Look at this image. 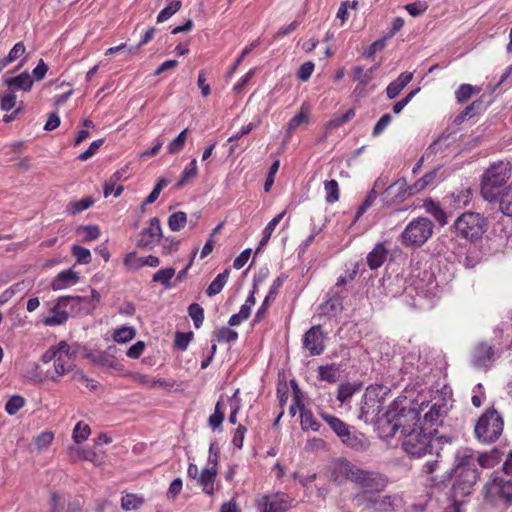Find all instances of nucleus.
<instances>
[{
	"mask_svg": "<svg viewBox=\"0 0 512 512\" xmlns=\"http://www.w3.org/2000/svg\"><path fill=\"white\" fill-rule=\"evenodd\" d=\"M196 175H197V162H196V159H193L191 161V163L189 164V166H187L184 169V171L182 173V177L178 181L177 186L178 187L184 186L188 182L189 179L194 178Z\"/></svg>",
	"mask_w": 512,
	"mask_h": 512,
	"instance_id": "4d7b16f0",
	"label": "nucleus"
},
{
	"mask_svg": "<svg viewBox=\"0 0 512 512\" xmlns=\"http://www.w3.org/2000/svg\"><path fill=\"white\" fill-rule=\"evenodd\" d=\"M424 207L427 212L430 213L435 220L441 225L444 226L447 223V216L443 209L439 206L438 203L434 202L431 199H428L424 202Z\"/></svg>",
	"mask_w": 512,
	"mask_h": 512,
	"instance_id": "cd10ccee",
	"label": "nucleus"
},
{
	"mask_svg": "<svg viewBox=\"0 0 512 512\" xmlns=\"http://www.w3.org/2000/svg\"><path fill=\"white\" fill-rule=\"evenodd\" d=\"M4 83L10 90L20 89L30 91L33 85V79L28 72H23L16 77L5 78Z\"/></svg>",
	"mask_w": 512,
	"mask_h": 512,
	"instance_id": "aec40b11",
	"label": "nucleus"
},
{
	"mask_svg": "<svg viewBox=\"0 0 512 512\" xmlns=\"http://www.w3.org/2000/svg\"><path fill=\"white\" fill-rule=\"evenodd\" d=\"M144 502L142 497L137 496L136 494H126L122 497L121 507L124 510H135L138 509Z\"/></svg>",
	"mask_w": 512,
	"mask_h": 512,
	"instance_id": "ea45409f",
	"label": "nucleus"
},
{
	"mask_svg": "<svg viewBox=\"0 0 512 512\" xmlns=\"http://www.w3.org/2000/svg\"><path fill=\"white\" fill-rule=\"evenodd\" d=\"M504 421L494 408L487 409L474 426L476 439L484 444L494 443L502 435Z\"/></svg>",
	"mask_w": 512,
	"mask_h": 512,
	"instance_id": "39448f33",
	"label": "nucleus"
},
{
	"mask_svg": "<svg viewBox=\"0 0 512 512\" xmlns=\"http://www.w3.org/2000/svg\"><path fill=\"white\" fill-rule=\"evenodd\" d=\"M428 6L425 2H413L405 6L406 11L413 17H417L423 14L427 10Z\"/></svg>",
	"mask_w": 512,
	"mask_h": 512,
	"instance_id": "0e129e2a",
	"label": "nucleus"
},
{
	"mask_svg": "<svg viewBox=\"0 0 512 512\" xmlns=\"http://www.w3.org/2000/svg\"><path fill=\"white\" fill-rule=\"evenodd\" d=\"M388 256V250L383 243H377L373 250L367 255V265L375 270L383 265Z\"/></svg>",
	"mask_w": 512,
	"mask_h": 512,
	"instance_id": "6ab92c4d",
	"label": "nucleus"
},
{
	"mask_svg": "<svg viewBox=\"0 0 512 512\" xmlns=\"http://www.w3.org/2000/svg\"><path fill=\"white\" fill-rule=\"evenodd\" d=\"M188 314L192 318L195 328H200L204 321V310L198 303H192L188 307Z\"/></svg>",
	"mask_w": 512,
	"mask_h": 512,
	"instance_id": "de8ad7c7",
	"label": "nucleus"
},
{
	"mask_svg": "<svg viewBox=\"0 0 512 512\" xmlns=\"http://www.w3.org/2000/svg\"><path fill=\"white\" fill-rule=\"evenodd\" d=\"M456 479L453 483V497H465L472 493L479 474L474 455L468 450L458 452L455 461Z\"/></svg>",
	"mask_w": 512,
	"mask_h": 512,
	"instance_id": "7ed1b4c3",
	"label": "nucleus"
},
{
	"mask_svg": "<svg viewBox=\"0 0 512 512\" xmlns=\"http://www.w3.org/2000/svg\"><path fill=\"white\" fill-rule=\"evenodd\" d=\"M314 67L315 65L312 61L303 63L297 72V77L302 81H307L311 77Z\"/></svg>",
	"mask_w": 512,
	"mask_h": 512,
	"instance_id": "338daca9",
	"label": "nucleus"
},
{
	"mask_svg": "<svg viewBox=\"0 0 512 512\" xmlns=\"http://www.w3.org/2000/svg\"><path fill=\"white\" fill-rule=\"evenodd\" d=\"M66 306H59V299L56 305L52 308V315L43 319V324L46 326H57L65 323L68 319L70 312L65 310Z\"/></svg>",
	"mask_w": 512,
	"mask_h": 512,
	"instance_id": "5701e85b",
	"label": "nucleus"
},
{
	"mask_svg": "<svg viewBox=\"0 0 512 512\" xmlns=\"http://www.w3.org/2000/svg\"><path fill=\"white\" fill-rule=\"evenodd\" d=\"M450 137L451 133L443 132L435 141L429 145L428 151L432 154H436L438 151L447 148L450 145Z\"/></svg>",
	"mask_w": 512,
	"mask_h": 512,
	"instance_id": "8fccbe9b",
	"label": "nucleus"
},
{
	"mask_svg": "<svg viewBox=\"0 0 512 512\" xmlns=\"http://www.w3.org/2000/svg\"><path fill=\"white\" fill-rule=\"evenodd\" d=\"M181 6V1H171L164 9L160 11V13L157 16V22L161 23L168 20L181 8Z\"/></svg>",
	"mask_w": 512,
	"mask_h": 512,
	"instance_id": "a18cd8bd",
	"label": "nucleus"
},
{
	"mask_svg": "<svg viewBox=\"0 0 512 512\" xmlns=\"http://www.w3.org/2000/svg\"><path fill=\"white\" fill-rule=\"evenodd\" d=\"M326 336L322 331L321 325L312 326L306 331L303 338V346L312 356H318L325 350Z\"/></svg>",
	"mask_w": 512,
	"mask_h": 512,
	"instance_id": "2eb2a0df",
	"label": "nucleus"
},
{
	"mask_svg": "<svg viewBox=\"0 0 512 512\" xmlns=\"http://www.w3.org/2000/svg\"><path fill=\"white\" fill-rule=\"evenodd\" d=\"M354 116H355V109L350 108L345 114L338 116V117H334L331 120H329L326 123L325 128L328 132L335 130V129L339 128L340 126H342L344 123L351 120Z\"/></svg>",
	"mask_w": 512,
	"mask_h": 512,
	"instance_id": "f704fd0d",
	"label": "nucleus"
},
{
	"mask_svg": "<svg viewBox=\"0 0 512 512\" xmlns=\"http://www.w3.org/2000/svg\"><path fill=\"white\" fill-rule=\"evenodd\" d=\"M321 416L340 439L345 436L346 431L349 429L347 424L332 415L322 414Z\"/></svg>",
	"mask_w": 512,
	"mask_h": 512,
	"instance_id": "c756f323",
	"label": "nucleus"
},
{
	"mask_svg": "<svg viewBox=\"0 0 512 512\" xmlns=\"http://www.w3.org/2000/svg\"><path fill=\"white\" fill-rule=\"evenodd\" d=\"M59 354L54 362L55 376H51L53 381H57L58 377L64 376L69 372H73L75 368L74 358L70 353V346L65 341L59 343Z\"/></svg>",
	"mask_w": 512,
	"mask_h": 512,
	"instance_id": "4468645a",
	"label": "nucleus"
},
{
	"mask_svg": "<svg viewBox=\"0 0 512 512\" xmlns=\"http://www.w3.org/2000/svg\"><path fill=\"white\" fill-rule=\"evenodd\" d=\"M448 410L447 401L440 396L435 397L432 400L429 411L423 416V422L430 427L441 425Z\"/></svg>",
	"mask_w": 512,
	"mask_h": 512,
	"instance_id": "dca6fc26",
	"label": "nucleus"
},
{
	"mask_svg": "<svg viewBox=\"0 0 512 512\" xmlns=\"http://www.w3.org/2000/svg\"><path fill=\"white\" fill-rule=\"evenodd\" d=\"M377 198V192L375 189H372L368 195L366 196L365 200L362 202V204L359 206L357 213L355 215L354 221H358L359 218L372 206L374 201Z\"/></svg>",
	"mask_w": 512,
	"mask_h": 512,
	"instance_id": "5fc2aeb1",
	"label": "nucleus"
},
{
	"mask_svg": "<svg viewBox=\"0 0 512 512\" xmlns=\"http://www.w3.org/2000/svg\"><path fill=\"white\" fill-rule=\"evenodd\" d=\"M433 222L425 217L412 220L401 234L402 243L405 246L421 247L432 236Z\"/></svg>",
	"mask_w": 512,
	"mask_h": 512,
	"instance_id": "6e6552de",
	"label": "nucleus"
},
{
	"mask_svg": "<svg viewBox=\"0 0 512 512\" xmlns=\"http://www.w3.org/2000/svg\"><path fill=\"white\" fill-rule=\"evenodd\" d=\"M341 441L348 447L357 451H365L369 446L368 441L363 434L351 433L350 429L346 431L345 436L341 438Z\"/></svg>",
	"mask_w": 512,
	"mask_h": 512,
	"instance_id": "412c9836",
	"label": "nucleus"
},
{
	"mask_svg": "<svg viewBox=\"0 0 512 512\" xmlns=\"http://www.w3.org/2000/svg\"><path fill=\"white\" fill-rule=\"evenodd\" d=\"M174 275H175V269L172 267H168V268H164V269L157 271L153 275L152 280H153V282L161 283L165 288H170L171 287L170 280L173 278Z\"/></svg>",
	"mask_w": 512,
	"mask_h": 512,
	"instance_id": "e433bc0d",
	"label": "nucleus"
},
{
	"mask_svg": "<svg viewBox=\"0 0 512 512\" xmlns=\"http://www.w3.org/2000/svg\"><path fill=\"white\" fill-rule=\"evenodd\" d=\"M495 359V348L487 342L477 343L471 351V363L476 369L487 370L492 366Z\"/></svg>",
	"mask_w": 512,
	"mask_h": 512,
	"instance_id": "f8f14e48",
	"label": "nucleus"
},
{
	"mask_svg": "<svg viewBox=\"0 0 512 512\" xmlns=\"http://www.w3.org/2000/svg\"><path fill=\"white\" fill-rule=\"evenodd\" d=\"M135 329L133 327L124 326L115 330L113 339L118 343H127L135 337Z\"/></svg>",
	"mask_w": 512,
	"mask_h": 512,
	"instance_id": "49530a36",
	"label": "nucleus"
},
{
	"mask_svg": "<svg viewBox=\"0 0 512 512\" xmlns=\"http://www.w3.org/2000/svg\"><path fill=\"white\" fill-rule=\"evenodd\" d=\"M90 433L89 425L80 421L73 429V439L76 443H81L89 437Z\"/></svg>",
	"mask_w": 512,
	"mask_h": 512,
	"instance_id": "3c124183",
	"label": "nucleus"
},
{
	"mask_svg": "<svg viewBox=\"0 0 512 512\" xmlns=\"http://www.w3.org/2000/svg\"><path fill=\"white\" fill-rule=\"evenodd\" d=\"M354 393V389L350 384H341L338 388L337 399L344 403L347 401Z\"/></svg>",
	"mask_w": 512,
	"mask_h": 512,
	"instance_id": "774afa93",
	"label": "nucleus"
},
{
	"mask_svg": "<svg viewBox=\"0 0 512 512\" xmlns=\"http://www.w3.org/2000/svg\"><path fill=\"white\" fill-rule=\"evenodd\" d=\"M284 498V494L266 496L263 512H281L286 510L288 508V504Z\"/></svg>",
	"mask_w": 512,
	"mask_h": 512,
	"instance_id": "b1692460",
	"label": "nucleus"
},
{
	"mask_svg": "<svg viewBox=\"0 0 512 512\" xmlns=\"http://www.w3.org/2000/svg\"><path fill=\"white\" fill-rule=\"evenodd\" d=\"M229 278V270H224L222 273L218 274L216 278L210 283L208 288L206 289V294L209 297H212L222 291L224 286L226 285Z\"/></svg>",
	"mask_w": 512,
	"mask_h": 512,
	"instance_id": "a878e982",
	"label": "nucleus"
},
{
	"mask_svg": "<svg viewBox=\"0 0 512 512\" xmlns=\"http://www.w3.org/2000/svg\"><path fill=\"white\" fill-rule=\"evenodd\" d=\"M324 189L326 191L325 200L329 204H333L339 200V185L336 180H328L324 182Z\"/></svg>",
	"mask_w": 512,
	"mask_h": 512,
	"instance_id": "c9c22d12",
	"label": "nucleus"
},
{
	"mask_svg": "<svg viewBox=\"0 0 512 512\" xmlns=\"http://www.w3.org/2000/svg\"><path fill=\"white\" fill-rule=\"evenodd\" d=\"M511 164L508 161H498L491 164L483 173L480 185L482 197L489 202L497 200L498 189L511 177Z\"/></svg>",
	"mask_w": 512,
	"mask_h": 512,
	"instance_id": "20e7f679",
	"label": "nucleus"
},
{
	"mask_svg": "<svg viewBox=\"0 0 512 512\" xmlns=\"http://www.w3.org/2000/svg\"><path fill=\"white\" fill-rule=\"evenodd\" d=\"M72 255L80 264H88L91 262V253L87 248L80 245H74L71 249Z\"/></svg>",
	"mask_w": 512,
	"mask_h": 512,
	"instance_id": "864d4df0",
	"label": "nucleus"
},
{
	"mask_svg": "<svg viewBox=\"0 0 512 512\" xmlns=\"http://www.w3.org/2000/svg\"><path fill=\"white\" fill-rule=\"evenodd\" d=\"M224 417H225V415H224V411H223L222 402L219 400L215 405L214 413L212 415H210L208 418L209 426L213 430L221 427V425L224 421Z\"/></svg>",
	"mask_w": 512,
	"mask_h": 512,
	"instance_id": "4c0bfd02",
	"label": "nucleus"
},
{
	"mask_svg": "<svg viewBox=\"0 0 512 512\" xmlns=\"http://www.w3.org/2000/svg\"><path fill=\"white\" fill-rule=\"evenodd\" d=\"M440 169H441V167L438 166V167L434 168L433 170L427 172L423 177H421L419 180H417L413 184L412 190L419 193L420 191L425 189L427 186L434 184Z\"/></svg>",
	"mask_w": 512,
	"mask_h": 512,
	"instance_id": "7c9ffc66",
	"label": "nucleus"
},
{
	"mask_svg": "<svg viewBox=\"0 0 512 512\" xmlns=\"http://www.w3.org/2000/svg\"><path fill=\"white\" fill-rule=\"evenodd\" d=\"M388 39V36H384L381 39H378L374 41L368 49L364 52V56L368 58H372L376 52L382 51L386 45V40Z\"/></svg>",
	"mask_w": 512,
	"mask_h": 512,
	"instance_id": "69168bd1",
	"label": "nucleus"
},
{
	"mask_svg": "<svg viewBox=\"0 0 512 512\" xmlns=\"http://www.w3.org/2000/svg\"><path fill=\"white\" fill-rule=\"evenodd\" d=\"M54 440V433L51 431H44L34 438V444L38 451L47 449Z\"/></svg>",
	"mask_w": 512,
	"mask_h": 512,
	"instance_id": "c03bdc74",
	"label": "nucleus"
},
{
	"mask_svg": "<svg viewBox=\"0 0 512 512\" xmlns=\"http://www.w3.org/2000/svg\"><path fill=\"white\" fill-rule=\"evenodd\" d=\"M474 87L470 84H462L456 91V99L458 102L463 103L469 99L474 93Z\"/></svg>",
	"mask_w": 512,
	"mask_h": 512,
	"instance_id": "680f3d73",
	"label": "nucleus"
},
{
	"mask_svg": "<svg viewBox=\"0 0 512 512\" xmlns=\"http://www.w3.org/2000/svg\"><path fill=\"white\" fill-rule=\"evenodd\" d=\"M79 281V275L72 269L63 270L57 274L51 283L53 290H62L71 285L76 284Z\"/></svg>",
	"mask_w": 512,
	"mask_h": 512,
	"instance_id": "f3484780",
	"label": "nucleus"
},
{
	"mask_svg": "<svg viewBox=\"0 0 512 512\" xmlns=\"http://www.w3.org/2000/svg\"><path fill=\"white\" fill-rule=\"evenodd\" d=\"M219 342H233L238 338V333L227 327H222L216 334Z\"/></svg>",
	"mask_w": 512,
	"mask_h": 512,
	"instance_id": "bf43d9fd",
	"label": "nucleus"
},
{
	"mask_svg": "<svg viewBox=\"0 0 512 512\" xmlns=\"http://www.w3.org/2000/svg\"><path fill=\"white\" fill-rule=\"evenodd\" d=\"M70 450L72 451L74 456L77 457L78 459L90 461V462L94 463L95 465H101V463H102V461L98 457L97 453L92 449L76 447V448H70Z\"/></svg>",
	"mask_w": 512,
	"mask_h": 512,
	"instance_id": "473e14b6",
	"label": "nucleus"
},
{
	"mask_svg": "<svg viewBox=\"0 0 512 512\" xmlns=\"http://www.w3.org/2000/svg\"><path fill=\"white\" fill-rule=\"evenodd\" d=\"M124 265L132 271L139 270L143 267V257H138L136 252L128 253L124 258Z\"/></svg>",
	"mask_w": 512,
	"mask_h": 512,
	"instance_id": "6e6d98bb",
	"label": "nucleus"
},
{
	"mask_svg": "<svg viewBox=\"0 0 512 512\" xmlns=\"http://www.w3.org/2000/svg\"><path fill=\"white\" fill-rule=\"evenodd\" d=\"M500 453L497 449H492L490 452L482 453L477 458H475L476 463H478L483 468H491L499 463Z\"/></svg>",
	"mask_w": 512,
	"mask_h": 512,
	"instance_id": "c85d7f7f",
	"label": "nucleus"
},
{
	"mask_svg": "<svg viewBox=\"0 0 512 512\" xmlns=\"http://www.w3.org/2000/svg\"><path fill=\"white\" fill-rule=\"evenodd\" d=\"M187 133L188 129L186 128L183 131H181L178 134V136L169 143V145L167 146V150L170 154L179 153L184 148L185 142L187 140Z\"/></svg>",
	"mask_w": 512,
	"mask_h": 512,
	"instance_id": "79ce46f5",
	"label": "nucleus"
},
{
	"mask_svg": "<svg viewBox=\"0 0 512 512\" xmlns=\"http://www.w3.org/2000/svg\"><path fill=\"white\" fill-rule=\"evenodd\" d=\"M104 143V139L101 138V139H98V140H95L93 141L90 146L88 147L87 150H85L84 152H82L79 156H78V159L80 161H86L88 160L89 158H91L93 155L96 154V152L98 151V149L101 147V145Z\"/></svg>",
	"mask_w": 512,
	"mask_h": 512,
	"instance_id": "052dcab7",
	"label": "nucleus"
},
{
	"mask_svg": "<svg viewBox=\"0 0 512 512\" xmlns=\"http://www.w3.org/2000/svg\"><path fill=\"white\" fill-rule=\"evenodd\" d=\"M309 122L308 112L302 107L300 112L295 115L288 123L286 129V139L290 138L292 133L301 125Z\"/></svg>",
	"mask_w": 512,
	"mask_h": 512,
	"instance_id": "2f4dec72",
	"label": "nucleus"
},
{
	"mask_svg": "<svg viewBox=\"0 0 512 512\" xmlns=\"http://www.w3.org/2000/svg\"><path fill=\"white\" fill-rule=\"evenodd\" d=\"M192 338H193V332H188V333L176 332L175 346L178 349L184 351L187 349Z\"/></svg>",
	"mask_w": 512,
	"mask_h": 512,
	"instance_id": "13d9d810",
	"label": "nucleus"
},
{
	"mask_svg": "<svg viewBox=\"0 0 512 512\" xmlns=\"http://www.w3.org/2000/svg\"><path fill=\"white\" fill-rule=\"evenodd\" d=\"M457 235L474 241L480 239L487 231L488 222L485 217L476 212H464L454 222Z\"/></svg>",
	"mask_w": 512,
	"mask_h": 512,
	"instance_id": "0eeeda50",
	"label": "nucleus"
},
{
	"mask_svg": "<svg viewBox=\"0 0 512 512\" xmlns=\"http://www.w3.org/2000/svg\"><path fill=\"white\" fill-rule=\"evenodd\" d=\"M94 204V199L91 196L85 197L81 200L71 201L67 206V212L70 215H76Z\"/></svg>",
	"mask_w": 512,
	"mask_h": 512,
	"instance_id": "72a5a7b5",
	"label": "nucleus"
},
{
	"mask_svg": "<svg viewBox=\"0 0 512 512\" xmlns=\"http://www.w3.org/2000/svg\"><path fill=\"white\" fill-rule=\"evenodd\" d=\"M101 296L98 291L91 288L90 296H62L59 297V306L69 307V312L73 316H82L91 314L98 303Z\"/></svg>",
	"mask_w": 512,
	"mask_h": 512,
	"instance_id": "1a4fd4ad",
	"label": "nucleus"
},
{
	"mask_svg": "<svg viewBox=\"0 0 512 512\" xmlns=\"http://www.w3.org/2000/svg\"><path fill=\"white\" fill-rule=\"evenodd\" d=\"M163 238L160 220L157 217L150 219L149 227L143 229L138 236L136 246L140 249H151Z\"/></svg>",
	"mask_w": 512,
	"mask_h": 512,
	"instance_id": "ddd939ff",
	"label": "nucleus"
},
{
	"mask_svg": "<svg viewBox=\"0 0 512 512\" xmlns=\"http://www.w3.org/2000/svg\"><path fill=\"white\" fill-rule=\"evenodd\" d=\"M485 498L491 502L502 501L506 506L512 505V481L495 477L484 486Z\"/></svg>",
	"mask_w": 512,
	"mask_h": 512,
	"instance_id": "9d476101",
	"label": "nucleus"
},
{
	"mask_svg": "<svg viewBox=\"0 0 512 512\" xmlns=\"http://www.w3.org/2000/svg\"><path fill=\"white\" fill-rule=\"evenodd\" d=\"M499 210L505 216L512 217V182L498 192Z\"/></svg>",
	"mask_w": 512,
	"mask_h": 512,
	"instance_id": "4be33fe9",
	"label": "nucleus"
},
{
	"mask_svg": "<svg viewBox=\"0 0 512 512\" xmlns=\"http://www.w3.org/2000/svg\"><path fill=\"white\" fill-rule=\"evenodd\" d=\"M217 476V468L210 466L202 470L197 483L202 487L204 493L212 495L214 493V482Z\"/></svg>",
	"mask_w": 512,
	"mask_h": 512,
	"instance_id": "a211bd4d",
	"label": "nucleus"
},
{
	"mask_svg": "<svg viewBox=\"0 0 512 512\" xmlns=\"http://www.w3.org/2000/svg\"><path fill=\"white\" fill-rule=\"evenodd\" d=\"M354 500L357 506L371 512H394L403 506L402 497L398 494L358 493Z\"/></svg>",
	"mask_w": 512,
	"mask_h": 512,
	"instance_id": "423d86ee",
	"label": "nucleus"
},
{
	"mask_svg": "<svg viewBox=\"0 0 512 512\" xmlns=\"http://www.w3.org/2000/svg\"><path fill=\"white\" fill-rule=\"evenodd\" d=\"M333 481L342 483L343 480H349L361 489V493L373 494L385 490L388 479L385 475L376 472L361 469L351 462L342 459L335 463L332 472Z\"/></svg>",
	"mask_w": 512,
	"mask_h": 512,
	"instance_id": "f03ea898",
	"label": "nucleus"
},
{
	"mask_svg": "<svg viewBox=\"0 0 512 512\" xmlns=\"http://www.w3.org/2000/svg\"><path fill=\"white\" fill-rule=\"evenodd\" d=\"M373 78V69L364 70L361 66L353 68V80L360 84H369Z\"/></svg>",
	"mask_w": 512,
	"mask_h": 512,
	"instance_id": "603ef678",
	"label": "nucleus"
},
{
	"mask_svg": "<svg viewBox=\"0 0 512 512\" xmlns=\"http://www.w3.org/2000/svg\"><path fill=\"white\" fill-rule=\"evenodd\" d=\"M187 222V215L185 212L178 211L171 214L168 218V226L172 231L181 230Z\"/></svg>",
	"mask_w": 512,
	"mask_h": 512,
	"instance_id": "58836bf2",
	"label": "nucleus"
},
{
	"mask_svg": "<svg viewBox=\"0 0 512 512\" xmlns=\"http://www.w3.org/2000/svg\"><path fill=\"white\" fill-rule=\"evenodd\" d=\"M301 427L303 430L318 431L320 424L315 420L312 413L308 410H301Z\"/></svg>",
	"mask_w": 512,
	"mask_h": 512,
	"instance_id": "09e8293b",
	"label": "nucleus"
},
{
	"mask_svg": "<svg viewBox=\"0 0 512 512\" xmlns=\"http://www.w3.org/2000/svg\"><path fill=\"white\" fill-rule=\"evenodd\" d=\"M17 97L13 91L8 94L3 95L0 98V108L2 111H10L16 105Z\"/></svg>",
	"mask_w": 512,
	"mask_h": 512,
	"instance_id": "e2e57ef3",
	"label": "nucleus"
},
{
	"mask_svg": "<svg viewBox=\"0 0 512 512\" xmlns=\"http://www.w3.org/2000/svg\"><path fill=\"white\" fill-rule=\"evenodd\" d=\"M342 309V300L338 295H333L320 306L321 313L330 316H335L337 313L341 312Z\"/></svg>",
	"mask_w": 512,
	"mask_h": 512,
	"instance_id": "bb28decb",
	"label": "nucleus"
},
{
	"mask_svg": "<svg viewBox=\"0 0 512 512\" xmlns=\"http://www.w3.org/2000/svg\"><path fill=\"white\" fill-rule=\"evenodd\" d=\"M26 401L20 395L11 396L5 404V411L9 415H15L21 408L24 407Z\"/></svg>",
	"mask_w": 512,
	"mask_h": 512,
	"instance_id": "37998d69",
	"label": "nucleus"
},
{
	"mask_svg": "<svg viewBox=\"0 0 512 512\" xmlns=\"http://www.w3.org/2000/svg\"><path fill=\"white\" fill-rule=\"evenodd\" d=\"M419 421V412L414 408H402L399 412L388 410L385 414L388 435L394 436L399 432L403 436L402 448L412 457L432 454L435 442L439 441L425 433L418 426Z\"/></svg>",
	"mask_w": 512,
	"mask_h": 512,
	"instance_id": "f257e3e1",
	"label": "nucleus"
},
{
	"mask_svg": "<svg viewBox=\"0 0 512 512\" xmlns=\"http://www.w3.org/2000/svg\"><path fill=\"white\" fill-rule=\"evenodd\" d=\"M412 189L413 185L408 186L406 179L400 178L384 190L381 200L385 206L401 203L407 198L417 194V192Z\"/></svg>",
	"mask_w": 512,
	"mask_h": 512,
	"instance_id": "9b49d317",
	"label": "nucleus"
},
{
	"mask_svg": "<svg viewBox=\"0 0 512 512\" xmlns=\"http://www.w3.org/2000/svg\"><path fill=\"white\" fill-rule=\"evenodd\" d=\"M318 377L321 381L336 383L339 378V368L335 364L319 366Z\"/></svg>",
	"mask_w": 512,
	"mask_h": 512,
	"instance_id": "393cba45",
	"label": "nucleus"
},
{
	"mask_svg": "<svg viewBox=\"0 0 512 512\" xmlns=\"http://www.w3.org/2000/svg\"><path fill=\"white\" fill-rule=\"evenodd\" d=\"M481 104L482 102L480 100L469 104L459 115L456 116L455 123L460 124L467 118L474 117L478 113Z\"/></svg>",
	"mask_w": 512,
	"mask_h": 512,
	"instance_id": "a19ab883",
	"label": "nucleus"
}]
</instances>
